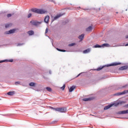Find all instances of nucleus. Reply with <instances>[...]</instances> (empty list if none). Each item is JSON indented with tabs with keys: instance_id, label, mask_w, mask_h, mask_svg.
<instances>
[{
	"instance_id": "obj_1",
	"label": "nucleus",
	"mask_w": 128,
	"mask_h": 128,
	"mask_svg": "<svg viewBox=\"0 0 128 128\" xmlns=\"http://www.w3.org/2000/svg\"><path fill=\"white\" fill-rule=\"evenodd\" d=\"M31 11L35 14H44L46 12H47L46 10L44 9H38L36 8H32Z\"/></svg>"
},
{
	"instance_id": "obj_2",
	"label": "nucleus",
	"mask_w": 128,
	"mask_h": 128,
	"mask_svg": "<svg viewBox=\"0 0 128 128\" xmlns=\"http://www.w3.org/2000/svg\"><path fill=\"white\" fill-rule=\"evenodd\" d=\"M118 64H120V63H114V64H107L106 66H100L97 69H95V70H97L98 72H100V70H102V68H104V66H107L108 68V66H118Z\"/></svg>"
},
{
	"instance_id": "obj_3",
	"label": "nucleus",
	"mask_w": 128,
	"mask_h": 128,
	"mask_svg": "<svg viewBox=\"0 0 128 128\" xmlns=\"http://www.w3.org/2000/svg\"><path fill=\"white\" fill-rule=\"evenodd\" d=\"M122 102H116L114 104H112L110 105H108V106H106L104 108V110H108V108H112V106H119V104H122Z\"/></svg>"
},
{
	"instance_id": "obj_4",
	"label": "nucleus",
	"mask_w": 128,
	"mask_h": 128,
	"mask_svg": "<svg viewBox=\"0 0 128 128\" xmlns=\"http://www.w3.org/2000/svg\"><path fill=\"white\" fill-rule=\"evenodd\" d=\"M110 44H102V46L98 45V44H96L93 46V48H102V46H109Z\"/></svg>"
},
{
	"instance_id": "obj_5",
	"label": "nucleus",
	"mask_w": 128,
	"mask_h": 128,
	"mask_svg": "<svg viewBox=\"0 0 128 128\" xmlns=\"http://www.w3.org/2000/svg\"><path fill=\"white\" fill-rule=\"evenodd\" d=\"M128 93V90H124L123 92L116 93L114 96H122Z\"/></svg>"
},
{
	"instance_id": "obj_6",
	"label": "nucleus",
	"mask_w": 128,
	"mask_h": 128,
	"mask_svg": "<svg viewBox=\"0 0 128 128\" xmlns=\"http://www.w3.org/2000/svg\"><path fill=\"white\" fill-rule=\"evenodd\" d=\"M57 112H66V108H58Z\"/></svg>"
},
{
	"instance_id": "obj_7",
	"label": "nucleus",
	"mask_w": 128,
	"mask_h": 128,
	"mask_svg": "<svg viewBox=\"0 0 128 128\" xmlns=\"http://www.w3.org/2000/svg\"><path fill=\"white\" fill-rule=\"evenodd\" d=\"M128 114V110H125L120 111L118 112V114Z\"/></svg>"
},
{
	"instance_id": "obj_8",
	"label": "nucleus",
	"mask_w": 128,
	"mask_h": 128,
	"mask_svg": "<svg viewBox=\"0 0 128 128\" xmlns=\"http://www.w3.org/2000/svg\"><path fill=\"white\" fill-rule=\"evenodd\" d=\"M44 22L46 24H48V22H50V16H46L44 19Z\"/></svg>"
},
{
	"instance_id": "obj_9",
	"label": "nucleus",
	"mask_w": 128,
	"mask_h": 128,
	"mask_svg": "<svg viewBox=\"0 0 128 128\" xmlns=\"http://www.w3.org/2000/svg\"><path fill=\"white\" fill-rule=\"evenodd\" d=\"M128 66H123L122 67H120L118 70H128Z\"/></svg>"
},
{
	"instance_id": "obj_10",
	"label": "nucleus",
	"mask_w": 128,
	"mask_h": 128,
	"mask_svg": "<svg viewBox=\"0 0 128 128\" xmlns=\"http://www.w3.org/2000/svg\"><path fill=\"white\" fill-rule=\"evenodd\" d=\"M41 22H36V21H34L32 22V24L33 26H38L40 24Z\"/></svg>"
},
{
	"instance_id": "obj_11",
	"label": "nucleus",
	"mask_w": 128,
	"mask_h": 128,
	"mask_svg": "<svg viewBox=\"0 0 128 128\" xmlns=\"http://www.w3.org/2000/svg\"><path fill=\"white\" fill-rule=\"evenodd\" d=\"M90 52V48H88L86 50L83 51V54H88V52Z\"/></svg>"
},
{
	"instance_id": "obj_12",
	"label": "nucleus",
	"mask_w": 128,
	"mask_h": 128,
	"mask_svg": "<svg viewBox=\"0 0 128 128\" xmlns=\"http://www.w3.org/2000/svg\"><path fill=\"white\" fill-rule=\"evenodd\" d=\"M14 32H16L15 30H9L8 32H7L6 34H14Z\"/></svg>"
},
{
	"instance_id": "obj_13",
	"label": "nucleus",
	"mask_w": 128,
	"mask_h": 128,
	"mask_svg": "<svg viewBox=\"0 0 128 128\" xmlns=\"http://www.w3.org/2000/svg\"><path fill=\"white\" fill-rule=\"evenodd\" d=\"M92 26H90L86 29V32H92Z\"/></svg>"
},
{
	"instance_id": "obj_14",
	"label": "nucleus",
	"mask_w": 128,
	"mask_h": 128,
	"mask_svg": "<svg viewBox=\"0 0 128 128\" xmlns=\"http://www.w3.org/2000/svg\"><path fill=\"white\" fill-rule=\"evenodd\" d=\"M62 16V14H58V15H57L54 18L53 20H58V18H60V16Z\"/></svg>"
},
{
	"instance_id": "obj_15",
	"label": "nucleus",
	"mask_w": 128,
	"mask_h": 128,
	"mask_svg": "<svg viewBox=\"0 0 128 128\" xmlns=\"http://www.w3.org/2000/svg\"><path fill=\"white\" fill-rule=\"evenodd\" d=\"M92 98H83L82 100L84 102H88V100H92Z\"/></svg>"
},
{
	"instance_id": "obj_16",
	"label": "nucleus",
	"mask_w": 128,
	"mask_h": 128,
	"mask_svg": "<svg viewBox=\"0 0 128 128\" xmlns=\"http://www.w3.org/2000/svg\"><path fill=\"white\" fill-rule=\"evenodd\" d=\"M84 34H82L80 36H79L78 38L80 40H84Z\"/></svg>"
},
{
	"instance_id": "obj_17",
	"label": "nucleus",
	"mask_w": 128,
	"mask_h": 128,
	"mask_svg": "<svg viewBox=\"0 0 128 128\" xmlns=\"http://www.w3.org/2000/svg\"><path fill=\"white\" fill-rule=\"evenodd\" d=\"M76 88V86H72L70 89H69V92H72Z\"/></svg>"
},
{
	"instance_id": "obj_18",
	"label": "nucleus",
	"mask_w": 128,
	"mask_h": 128,
	"mask_svg": "<svg viewBox=\"0 0 128 128\" xmlns=\"http://www.w3.org/2000/svg\"><path fill=\"white\" fill-rule=\"evenodd\" d=\"M8 96H14V92H10L7 93Z\"/></svg>"
},
{
	"instance_id": "obj_19",
	"label": "nucleus",
	"mask_w": 128,
	"mask_h": 128,
	"mask_svg": "<svg viewBox=\"0 0 128 128\" xmlns=\"http://www.w3.org/2000/svg\"><path fill=\"white\" fill-rule=\"evenodd\" d=\"M28 34H29V36H32L34 32L32 30H30L28 32Z\"/></svg>"
},
{
	"instance_id": "obj_20",
	"label": "nucleus",
	"mask_w": 128,
	"mask_h": 128,
	"mask_svg": "<svg viewBox=\"0 0 128 128\" xmlns=\"http://www.w3.org/2000/svg\"><path fill=\"white\" fill-rule=\"evenodd\" d=\"M46 90H48V92H52V88L50 87H46Z\"/></svg>"
},
{
	"instance_id": "obj_21",
	"label": "nucleus",
	"mask_w": 128,
	"mask_h": 128,
	"mask_svg": "<svg viewBox=\"0 0 128 128\" xmlns=\"http://www.w3.org/2000/svg\"><path fill=\"white\" fill-rule=\"evenodd\" d=\"M29 86H36V84H34V82H30L29 84Z\"/></svg>"
},
{
	"instance_id": "obj_22",
	"label": "nucleus",
	"mask_w": 128,
	"mask_h": 128,
	"mask_svg": "<svg viewBox=\"0 0 128 128\" xmlns=\"http://www.w3.org/2000/svg\"><path fill=\"white\" fill-rule=\"evenodd\" d=\"M56 50H58V52H66V50H60L58 48H57Z\"/></svg>"
},
{
	"instance_id": "obj_23",
	"label": "nucleus",
	"mask_w": 128,
	"mask_h": 128,
	"mask_svg": "<svg viewBox=\"0 0 128 128\" xmlns=\"http://www.w3.org/2000/svg\"><path fill=\"white\" fill-rule=\"evenodd\" d=\"M62 90H64V88H66V84H64L62 87L60 88Z\"/></svg>"
},
{
	"instance_id": "obj_24",
	"label": "nucleus",
	"mask_w": 128,
	"mask_h": 128,
	"mask_svg": "<svg viewBox=\"0 0 128 128\" xmlns=\"http://www.w3.org/2000/svg\"><path fill=\"white\" fill-rule=\"evenodd\" d=\"M76 46V44L72 43L68 44V46Z\"/></svg>"
},
{
	"instance_id": "obj_25",
	"label": "nucleus",
	"mask_w": 128,
	"mask_h": 128,
	"mask_svg": "<svg viewBox=\"0 0 128 128\" xmlns=\"http://www.w3.org/2000/svg\"><path fill=\"white\" fill-rule=\"evenodd\" d=\"M10 26H12V24H6V28H8Z\"/></svg>"
},
{
	"instance_id": "obj_26",
	"label": "nucleus",
	"mask_w": 128,
	"mask_h": 128,
	"mask_svg": "<svg viewBox=\"0 0 128 128\" xmlns=\"http://www.w3.org/2000/svg\"><path fill=\"white\" fill-rule=\"evenodd\" d=\"M53 110H55L56 112H58V108H53Z\"/></svg>"
},
{
	"instance_id": "obj_27",
	"label": "nucleus",
	"mask_w": 128,
	"mask_h": 128,
	"mask_svg": "<svg viewBox=\"0 0 128 128\" xmlns=\"http://www.w3.org/2000/svg\"><path fill=\"white\" fill-rule=\"evenodd\" d=\"M10 16H12V14H7V17L10 18Z\"/></svg>"
},
{
	"instance_id": "obj_28",
	"label": "nucleus",
	"mask_w": 128,
	"mask_h": 128,
	"mask_svg": "<svg viewBox=\"0 0 128 128\" xmlns=\"http://www.w3.org/2000/svg\"><path fill=\"white\" fill-rule=\"evenodd\" d=\"M30 16H32V14H29L28 16V18H30Z\"/></svg>"
},
{
	"instance_id": "obj_29",
	"label": "nucleus",
	"mask_w": 128,
	"mask_h": 128,
	"mask_svg": "<svg viewBox=\"0 0 128 128\" xmlns=\"http://www.w3.org/2000/svg\"><path fill=\"white\" fill-rule=\"evenodd\" d=\"M48 29L46 28V34H48Z\"/></svg>"
},
{
	"instance_id": "obj_30",
	"label": "nucleus",
	"mask_w": 128,
	"mask_h": 128,
	"mask_svg": "<svg viewBox=\"0 0 128 128\" xmlns=\"http://www.w3.org/2000/svg\"><path fill=\"white\" fill-rule=\"evenodd\" d=\"M20 82H16V84H20Z\"/></svg>"
},
{
	"instance_id": "obj_31",
	"label": "nucleus",
	"mask_w": 128,
	"mask_h": 128,
	"mask_svg": "<svg viewBox=\"0 0 128 128\" xmlns=\"http://www.w3.org/2000/svg\"><path fill=\"white\" fill-rule=\"evenodd\" d=\"M9 62H14V60H9Z\"/></svg>"
},
{
	"instance_id": "obj_32",
	"label": "nucleus",
	"mask_w": 128,
	"mask_h": 128,
	"mask_svg": "<svg viewBox=\"0 0 128 128\" xmlns=\"http://www.w3.org/2000/svg\"><path fill=\"white\" fill-rule=\"evenodd\" d=\"M80 74H78L76 78L80 76Z\"/></svg>"
},
{
	"instance_id": "obj_33",
	"label": "nucleus",
	"mask_w": 128,
	"mask_h": 128,
	"mask_svg": "<svg viewBox=\"0 0 128 128\" xmlns=\"http://www.w3.org/2000/svg\"><path fill=\"white\" fill-rule=\"evenodd\" d=\"M50 108H51V110H53L54 108L52 106H50Z\"/></svg>"
},
{
	"instance_id": "obj_34",
	"label": "nucleus",
	"mask_w": 128,
	"mask_h": 128,
	"mask_svg": "<svg viewBox=\"0 0 128 128\" xmlns=\"http://www.w3.org/2000/svg\"><path fill=\"white\" fill-rule=\"evenodd\" d=\"M18 46H22V44H18Z\"/></svg>"
},
{
	"instance_id": "obj_35",
	"label": "nucleus",
	"mask_w": 128,
	"mask_h": 128,
	"mask_svg": "<svg viewBox=\"0 0 128 128\" xmlns=\"http://www.w3.org/2000/svg\"><path fill=\"white\" fill-rule=\"evenodd\" d=\"M128 46V43L126 44V46Z\"/></svg>"
},
{
	"instance_id": "obj_36",
	"label": "nucleus",
	"mask_w": 128,
	"mask_h": 128,
	"mask_svg": "<svg viewBox=\"0 0 128 128\" xmlns=\"http://www.w3.org/2000/svg\"><path fill=\"white\" fill-rule=\"evenodd\" d=\"M126 86H123L122 88H125V87H126Z\"/></svg>"
},
{
	"instance_id": "obj_37",
	"label": "nucleus",
	"mask_w": 128,
	"mask_h": 128,
	"mask_svg": "<svg viewBox=\"0 0 128 128\" xmlns=\"http://www.w3.org/2000/svg\"><path fill=\"white\" fill-rule=\"evenodd\" d=\"M126 108H128V104L126 105Z\"/></svg>"
},
{
	"instance_id": "obj_38",
	"label": "nucleus",
	"mask_w": 128,
	"mask_h": 128,
	"mask_svg": "<svg viewBox=\"0 0 128 128\" xmlns=\"http://www.w3.org/2000/svg\"><path fill=\"white\" fill-rule=\"evenodd\" d=\"M126 38H128V36H126Z\"/></svg>"
},
{
	"instance_id": "obj_39",
	"label": "nucleus",
	"mask_w": 128,
	"mask_h": 128,
	"mask_svg": "<svg viewBox=\"0 0 128 128\" xmlns=\"http://www.w3.org/2000/svg\"><path fill=\"white\" fill-rule=\"evenodd\" d=\"M116 14H118V12H116Z\"/></svg>"
}]
</instances>
